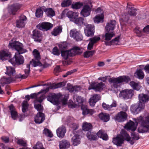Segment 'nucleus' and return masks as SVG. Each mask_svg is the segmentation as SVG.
<instances>
[{
    "instance_id": "nucleus-1",
    "label": "nucleus",
    "mask_w": 149,
    "mask_h": 149,
    "mask_svg": "<svg viewBox=\"0 0 149 149\" xmlns=\"http://www.w3.org/2000/svg\"><path fill=\"white\" fill-rule=\"evenodd\" d=\"M9 47L13 49H15L17 52L15 53L14 57L16 58V63L17 65H21L24 62V58L20 55L26 52L27 50L24 48L23 45L19 42L15 41L12 43H10Z\"/></svg>"
},
{
    "instance_id": "nucleus-2",
    "label": "nucleus",
    "mask_w": 149,
    "mask_h": 149,
    "mask_svg": "<svg viewBox=\"0 0 149 149\" xmlns=\"http://www.w3.org/2000/svg\"><path fill=\"white\" fill-rule=\"evenodd\" d=\"M148 95L146 94H141L139 95V98L140 102L138 105H134L130 108L131 111L134 114H136L139 113L142 109L144 108V105L142 103L146 102L149 100V92Z\"/></svg>"
},
{
    "instance_id": "nucleus-3",
    "label": "nucleus",
    "mask_w": 149,
    "mask_h": 149,
    "mask_svg": "<svg viewBox=\"0 0 149 149\" xmlns=\"http://www.w3.org/2000/svg\"><path fill=\"white\" fill-rule=\"evenodd\" d=\"M47 100L53 104H57L60 100H61L63 105L67 104L68 98L67 96L62 95L60 93L56 94L55 93L49 94L47 97Z\"/></svg>"
},
{
    "instance_id": "nucleus-4",
    "label": "nucleus",
    "mask_w": 149,
    "mask_h": 149,
    "mask_svg": "<svg viewBox=\"0 0 149 149\" xmlns=\"http://www.w3.org/2000/svg\"><path fill=\"white\" fill-rule=\"evenodd\" d=\"M127 13H125L123 14L120 19V23H123L124 24L127 23L129 19V15L135 16L136 15V10L132 8L128 4L127 6Z\"/></svg>"
},
{
    "instance_id": "nucleus-5",
    "label": "nucleus",
    "mask_w": 149,
    "mask_h": 149,
    "mask_svg": "<svg viewBox=\"0 0 149 149\" xmlns=\"http://www.w3.org/2000/svg\"><path fill=\"white\" fill-rule=\"evenodd\" d=\"M130 81V78L126 76H120L117 78H111L109 79V82L112 84L114 88H117L119 87L120 84L122 83H128Z\"/></svg>"
},
{
    "instance_id": "nucleus-6",
    "label": "nucleus",
    "mask_w": 149,
    "mask_h": 149,
    "mask_svg": "<svg viewBox=\"0 0 149 149\" xmlns=\"http://www.w3.org/2000/svg\"><path fill=\"white\" fill-rule=\"evenodd\" d=\"M80 48L78 47H75L70 50L61 51V56L63 58L67 60L70 56L75 55L77 53V50H80Z\"/></svg>"
},
{
    "instance_id": "nucleus-7",
    "label": "nucleus",
    "mask_w": 149,
    "mask_h": 149,
    "mask_svg": "<svg viewBox=\"0 0 149 149\" xmlns=\"http://www.w3.org/2000/svg\"><path fill=\"white\" fill-rule=\"evenodd\" d=\"M33 53L35 59H32L30 62V64L33 67H36L38 66H41L42 65V64L39 61L40 59L39 52L37 50L34 49L33 52Z\"/></svg>"
},
{
    "instance_id": "nucleus-8",
    "label": "nucleus",
    "mask_w": 149,
    "mask_h": 149,
    "mask_svg": "<svg viewBox=\"0 0 149 149\" xmlns=\"http://www.w3.org/2000/svg\"><path fill=\"white\" fill-rule=\"evenodd\" d=\"M126 132L122 130L120 134H118L115 138L113 139L112 142L114 144L118 146H120L124 143V140H125V137L123 135L125 134Z\"/></svg>"
},
{
    "instance_id": "nucleus-9",
    "label": "nucleus",
    "mask_w": 149,
    "mask_h": 149,
    "mask_svg": "<svg viewBox=\"0 0 149 149\" xmlns=\"http://www.w3.org/2000/svg\"><path fill=\"white\" fill-rule=\"evenodd\" d=\"M66 15L70 19V21H73L78 16L79 13L69 11L68 9L64 10L62 13V17H64Z\"/></svg>"
},
{
    "instance_id": "nucleus-10",
    "label": "nucleus",
    "mask_w": 149,
    "mask_h": 149,
    "mask_svg": "<svg viewBox=\"0 0 149 149\" xmlns=\"http://www.w3.org/2000/svg\"><path fill=\"white\" fill-rule=\"evenodd\" d=\"M148 121H141V126L139 128L138 131L140 133H143L144 132H149V116L147 118ZM140 121H139V123ZM136 122L138 123L137 121H136Z\"/></svg>"
},
{
    "instance_id": "nucleus-11",
    "label": "nucleus",
    "mask_w": 149,
    "mask_h": 149,
    "mask_svg": "<svg viewBox=\"0 0 149 149\" xmlns=\"http://www.w3.org/2000/svg\"><path fill=\"white\" fill-rule=\"evenodd\" d=\"M49 88H47L46 90L45 89L41 90L40 92H38V94L36 93L31 94L30 97L32 98L36 97L35 102H38L41 103L45 98L44 94H42L41 93H42L43 91L46 92L47 90H49Z\"/></svg>"
},
{
    "instance_id": "nucleus-12",
    "label": "nucleus",
    "mask_w": 149,
    "mask_h": 149,
    "mask_svg": "<svg viewBox=\"0 0 149 149\" xmlns=\"http://www.w3.org/2000/svg\"><path fill=\"white\" fill-rule=\"evenodd\" d=\"M92 6L86 4L84 5L80 13L81 16L84 17H87L90 15Z\"/></svg>"
},
{
    "instance_id": "nucleus-13",
    "label": "nucleus",
    "mask_w": 149,
    "mask_h": 149,
    "mask_svg": "<svg viewBox=\"0 0 149 149\" xmlns=\"http://www.w3.org/2000/svg\"><path fill=\"white\" fill-rule=\"evenodd\" d=\"M123 136L125 137V141L129 142L132 145L134 143L136 140H138L139 139L138 135L134 134H132L131 138L129 135L126 132Z\"/></svg>"
},
{
    "instance_id": "nucleus-14",
    "label": "nucleus",
    "mask_w": 149,
    "mask_h": 149,
    "mask_svg": "<svg viewBox=\"0 0 149 149\" xmlns=\"http://www.w3.org/2000/svg\"><path fill=\"white\" fill-rule=\"evenodd\" d=\"M134 94V91L132 89H126L122 91L119 95L120 97L124 99L130 98Z\"/></svg>"
},
{
    "instance_id": "nucleus-15",
    "label": "nucleus",
    "mask_w": 149,
    "mask_h": 149,
    "mask_svg": "<svg viewBox=\"0 0 149 149\" xmlns=\"http://www.w3.org/2000/svg\"><path fill=\"white\" fill-rule=\"evenodd\" d=\"M71 36L73 38L77 41H80L82 40L83 37L82 34L79 31L74 29L71 30L70 32Z\"/></svg>"
},
{
    "instance_id": "nucleus-16",
    "label": "nucleus",
    "mask_w": 149,
    "mask_h": 149,
    "mask_svg": "<svg viewBox=\"0 0 149 149\" xmlns=\"http://www.w3.org/2000/svg\"><path fill=\"white\" fill-rule=\"evenodd\" d=\"M84 32L86 36L88 37L93 36L95 32L94 26L91 24L87 25L84 29Z\"/></svg>"
},
{
    "instance_id": "nucleus-17",
    "label": "nucleus",
    "mask_w": 149,
    "mask_h": 149,
    "mask_svg": "<svg viewBox=\"0 0 149 149\" xmlns=\"http://www.w3.org/2000/svg\"><path fill=\"white\" fill-rule=\"evenodd\" d=\"M91 88H89V89H93L96 91H102L105 87V85L101 82L98 83H93L91 85Z\"/></svg>"
},
{
    "instance_id": "nucleus-18",
    "label": "nucleus",
    "mask_w": 149,
    "mask_h": 149,
    "mask_svg": "<svg viewBox=\"0 0 149 149\" xmlns=\"http://www.w3.org/2000/svg\"><path fill=\"white\" fill-rule=\"evenodd\" d=\"M53 26V24L50 23L44 22L39 24L37 26V28L41 30L47 31L51 29Z\"/></svg>"
},
{
    "instance_id": "nucleus-19",
    "label": "nucleus",
    "mask_w": 149,
    "mask_h": 149,
    "mask_svg": "<svg viewBox=\"0 0 149 149\" xmlns=\"http://www.w3.org/2000/svg\"><path fill=\"white\" fill-rule=\"evenodd\" d=\"M127 116V115L125 112L120 111L115 116V119L119 122H123L126 119Z\"/></svg>"
},
{
    "instance_id": "nucleus-20",
    "label": "nucleus",
    "mask_w": 149,
    "mask_h": 149,
    "mask_svg": "<svg viewBox=\"0 0 149 149\" xmlns=\"http://www.w3.org/2000/svg\"><path fill=\"white\" fill-rule=\"evenodd\" d=\"M10 52L7 50L0 51V60L2 61L7 60L11 56Z\"/></svg>"
},
{
    "instance_id": "nucleus-21",
    "label": "nucleus",
    "mask_w": 149,
    "mask_h": 149,
    "mask_svg": "<svg viewBox=\"0 0 149 149\" xmlns=\"http://www.w3.org/2000/svg\"><path fill=\"white\" fill-rule=\"evenodd\" d=\"M26 17L23 15H21L19 19L16 21V26L19 28L24 27L25 25V22L26 20Z\"/></svg>"
},
{
    "instance_id": "nucleus-22",
    "label": "nucleus",
    "mask_w": 149,
    "mask_h": 149,
    "mask_svg": "<svg viewBox=\"0 0 149 149\" xmlns=\"http://www.w3.org/2000/svg\"><path fill=\"white\" fill-rule=\"evenodd\" d=\"M30 64H27L26 65V67L24 70V74L22 75L21 74H19L17 75V77L18 78H21L22 79L26 78L29 74L30 71Z\"/></svg>"
},
{
    "instance_id": "nucleus-23",
    "label": "nucleus",
    "mask_w": 149,
    "mask_h": 149,
    "mask_svg": "<svg viewBox=\"0 0 149 149\" xmlns=\"http://www.w3.org/2000/svg\"><path fill=\"white\" fill-rule=\"evenodd\" d=\"M44 114L40 112L37 113L34 118V121L36 123L40 124L45 120Z\"/></svg>"
},
{
    "instance_id": "nucleus-24",
    "label": "nucleus",
    "mask_w": 149,
    "mask_h": 149,
    "mask_svg": "<svg viewBox=\"0 0 149 149\" xmlns=\"http://www.w3.org/2000/svg\"><path fill=\"white\" fill-rule=\"evenodd\" d=\"M101 98L100 96L98 94H94L89 99V103L91 106H94L95 104Z\"/></svg>"
},
{
    "instance_id": "nucleus-25",
    "label": "nucleus",
    "mask_w": 149,
    "mask_h": 149,
    "mask_svg": "<svg viewBox=\"0 0 149 149\" xmlns=\"http://www.w3.org/2000/svg\"><path fill=\"white\" fill-rule=\"evenodd\" d=\"M56 132L57 136L60 138H63L66 132L65 127L63 125L57 129Z\"/></svg>"
},
{
    "instance_id": "nucleus-26",
    "label": "nucleus",
    "mask_w": 149,
    "mask_h": 149,
    "mask_svg": "<svg viewBox=\"0 0 149 149\" xmlns=\"http://www.w3.org/2000/svg\"><path fill=\"white\" fill-rule=\"evenodd\" d=\"M21 7V6L19 4H13L9 7V12L10 14L14 15L16 12L19 10Z\"/></svg>"
},
{
    "instance_id": "nucleus-27",
    "label": "nucleus",
    "mask_w": 149,
    "mask_h": 149,
    "mask_svg": "<svg viewBox=\"0 0 149 149\" xmlns=\"http://www.w3.org/2000/svg\"><path fill=\"white\" fill-rule=\"evenodd\" d=\"M116 22L115 20H113L110 21L108 22L106 26V29L107 31H113L114 30Z\"/></svg>"
},
{
    "instance_id": "nucleus-28",
    "label": "nucleus",
    "mask_w": 149,
    "mask_h": 149,
    "mask_svg": "<svg viewBox=\"0 0 149 149\" xmlns=\"http://www.w3.org/2000/svg\"><path fill=\"white\" fill-rule=\"evenodd\" d=\"M33 38L35 41L40 42L42 40V34L40 31L35 30L33 31Z\"/></svg>"
},
{
    "instance_id": "nucleus-29",
    "label": "nucleus",
    "mask_w": 149,
    "mask_h": 149,
    "mask_svg": "<svg viewBox=\"0 0 149 149\" xmlns=\"http://www.w3.org/2000/svg\"><path fill=\"white\" fill-rule=\"evenodd\" d=\"M81 107L82 110V114L84 115L88 114L92 115L95 112V111L93 110L88 109L86 106L83 105L81 106Z\"/></svg>"
},
{
    "instance_id": "nucleus-30",
    "label": "nucleus",
    "mask_w": 149,
    "mask_h": 149,
    "mask_svg": "<svg viewBox=\"0 0 149 149\" xmlns=\"http://www.w3.org/2000/svg\"><path fill=\"white\" fill-rule=\"evenodd\" d=\"M8 108L10 111L12 118L14 120H15L17 118V114L14 106L11 104L8 106Z\"/></svg>"
},
{
    "instance_id": "nucleus-31",
    "label": "nucleus",
    "mask_w": 149,
    "mask_h": 149,
    "mask_svg": "<svg viewBox=\"0 0 149 149\" xmlns=\"http://www.w3.org/2000/svg\"><path fill=\"white\" fill-rule=\"evenodd\" d=\"M136 128V125L132 121H130L125 126V128L127 130H131L132 131H134Z\"/></svg>"
},
{
    "instance_id": "nucleus-32",
    "label": "nucleus",
    "mask_w": 149,
    "mask_h": 149,
    "mask_svg": "<svg viewBox=\"0 0 149 149\" xmlns=\"http://www.w3.org/2000/svg\"><path fill=\"white\" fill-rule=\"evenodd\" d=\"M69 142L67 140H64L59 142V147L60 149H65L70 146Z\"/></svg>"
},
{
    "instance_id": "nucleus-33",
    "label": "nucleus",
    "mask_w": 149,
    "mask_h": 149,
    "mask_svg": "<svg viewBox=\"0 0 149 149\" xmlns=\"http://www.w3.org/2000/svg\"><path fill=\"white\" fill-rule=\"evenodd\" d=\"M71 142L72 145L74 146L79 144L80 143V136L77 135L73 136L72 138Z\"/></svg>"
},
{
    "instance_id": "nucleus-34",
    "label": "nucleus",
    "mask_w": 149,
    "mask_h": 149,
    "mask_svg": "<svg viewBox=\"0 0 149 149\" xmlns=\"http://www.w3.org/2000/svg\"><path fill=\"white\" fill-rule=\"evenodd\" d=\"M98 137L102 138L103 140H107L108 139V136L105 132L102 130H100L97 134Z\"/></svg>"
},
{
    "instance_id": "nucleus-35",
    "label": "nucleus",
    "mask_w": 149,
    "mask_h": 149,
    "mask_svg": "<svg viewBox=\"0 0 149 149\" xmlns=\"http://www.w3.org/2000/svg\"><path fill=\"white\" fill-rule=\"evenodd\" d=\"M67 89L70 92L78 91L80 90V87L79 86H73L70 84H68L67 87Z\"/></svg>"
},
{
    "instance_id": "nucleus-36",
    "label": "nucleus",
    "mask_w": 149,
    "mask_h": 149,
    "mask_svg": "<svg viewBox=\"0 0 149 149\" xmlns=\"http://www.w3.org/2000/svg\"><path fill=\"white\" fill-rule=\"evenodd\" d=\"M87 138L91 141L96 140L97 139V136L93 132L88 131L86 134Z\"/></svg>"
},
{
    "instance_id": "nucleus-37",
    "label": "nucleus",
    "mask_w": 149,
    "mask_h": 149,
    "mask_svg": "<svg viewBox=\"0 0 149 149\" xmlns=\"http://www.w3.org/2000/svg\"><path fill=\"white\" fill-rule=\"evenodd\" d=\"M104 35L102 36L103 38L107 41L109 40L115 35L113 31H107Z\"/></svg>"
},
{
    "instance_id": "nucleus-38",
    "label": "nucleus",
    "mask_w": 149,
    "mask_h": 149,
    "mask_svg": "<svg viewBox=\"0 0 149 149\" xmlns=\"http://www.w3.org/2000/svg\"><path fill=\"white\" fill-rule=\"evenodd\" d=\"M66 83L64 82H60L57 84L53 83L51 84L49 88L51 89H54L60 88L65 86Z\"/></svg>"
},
{
    "instance_id": "nucleus-39",
    "label": "nucleus",
    "mask_w": 149,
    "mask_h": 149,
    "mask_svg": "<svg viewBox=\"0 0 149 149\" xmlns=\"http://www.w3.org/2000/svg\"><path fill=\"white\" fill-rule=\"evenodd\" d=\"M117 104L116 101H113L112 104L109 105L106 104L105 103H103L102 104V106L105 109L110 110L113 107H115L116 106Z\"/></svg>"
},
{
    "instance_id": "nucleus-40",
    "label": "nucleus",
    "mask_w": 149,
    "mask_h": 149,
    "mask_svg": "<svg viewBox=\"0 0 149 149\" xmlns=\"http://www.w3.org/2000/svg\"><path fill=\"white\" fill-rule=\"evenodd\" d=\"M99 117L104 122H107L109 119V115L106 113H101L99 115Z\"/></svg>"
},
{
    "instance_id": "nucleus-41",
    "label": "nucleus",
    "mask_w": 149,
    "mask_h": 149,
    "mask_svg": "<svg viewBox=\"0 0 149 149\" xmlns=\"http://www.w3.org/2000/svg\"><path fill=\"white\" fill-rule=\"evenodd\" d=\"M6 71L5 73L9 76L13 75L15 73V69L11 67L6 66Z\"/></svg>"
},
{
    "instance_id": "nucleus-42",
    "label": "nucleus",
    "mask_w": 149,
    "mask_h": 149,
    "mask_svg": "<svg viewBox=\"0 0 149 149\" xmlns=\"http://www.w3.org/2000/svg\"><path fill=\"white\" fill-rule=\"evenodd\" d=\"M62 28L61 26H57L53 29L52 32V35L56 36L58 35L62 31Z\"/></svg>"
},
{
    "instance_id": "nucleus-43",
    "label": "nucleus",
    "mask_w": 149,
    "mask_h": 149,
    "mask_svg": "<svg viewBox=\"0 0 149 149\" xmlns=\"http://www.w3.org/2000/svg\"><path fill=\"white\" fill-rule=\"evenodd\" d=\"M119 36H118L109 42H105L107 45H116L118 44L119 41Z\"/></svg>"
},
{
    "instance_id": "nucleus-44",
    "label": "nucleus",
    "mask_w": 149,
    "mask_h": 149,
    "mask_svg": "<svg viewBox=\"0 0 149 149\" xmlns=\"http://www.w3.org/2000/svg\"><path fill=\"white\" fill-rule=\"evenodd\" d=\"M104 18V15L102 13L100 15H97L94 18V21L95 23H98L102 22Z\"/></svg>"
},
{
    "instance_id": "nucleus-45",
    "label": "nucleus",
    "mask_w": 149,
    "mask_h": 149,
    "mask_svg": "<svg viewBox=\"0 0 149 149\" xmlns=\"http://www.w3.org/2000/svg\"><path fill=\"white\" fill-rule=\"evenodd\" d=\"M13 80L11 77L8 78L3 77L1 79V83L3 86L4 84L9 83L12 82Z\"/></svg>"
},
{
    "instance_id": "nucleus-46",
    "label": "nucleus",
    "mask_w": 149,
    "mask_h": 149,
    "mask_svg": "<svg viewBox=\"0 0 149 149\" xmlns=\"http://www.w3.org/2000/svg\"><path fill=\"white\" fill-rule=\"evenodd\" d=\"M92 126L91 124L87 122L84 123L82 125V129L84 131H88L92 129Z\"/></svg>"
},
{
    "instance_id": "nucleus-47",
    "label": "nucleus",
    "mask_w": 149,
    "mask_h": 149,
    "mask_svg": "<svg viewBox=\"0 0 149 149\" xmlns=\"http://www.w3.org/2000/svg\"><path fill=\"white\" fill-rule=\"evenodd\" d=\"M45 12L46 15L49 17H52L55 15L54 11L51 8L46 9Z\"/></svg>"
},
{
    "instance_id": "nucleus-48",
    "label": "nucleus",
    "mask_w": 149,
    "mask_h": 149,
    "mask_svg": "<svg viewBox=\"0 0 149 149\" xmlns=\"http://www.w3.org/2000/svg\"><path fill=\"white\" fill-rule=\"evenodd\" d=\"M130 86L134 90L139 91L140 89V83L132 81L130 83Z\"/></svg>"
},
{
    "instance_id": "nucleus-49",
    "label": "nucleus",
    "mask_w": 149,
    "mask_h": 149,
    "mask_svg": "<svg viewBox=\"0 0 149 149\" xmlns=\"http://www.w3.org/2000/svg\"><path fill=\"white\" fill-rule=\"evenodd\" d=\"M83 6V3L80 2H76L73 3L71 5V8L75 9H79Z\"/></svg>"
},
{
    "instance_id": "nucleus-50",
    "label": "nucleus",
    "mask_w": 149,
    "mask_h": 149,
    "mask_svg": "<svg viewBox=\"0 0 149 149\" xmlns=\"http://www.w3.org/2000/svg\"><path fill=\"white\" fill-rule=\"evenodd\" d=\"M73 99L75 102H77L78 104H81L83 102V98L81 96H79L77 95H74L73 96Z\"/></svg>"
},
{
    "instance_id": "nucleus-51",
    "label": "nucleus",
    "mask_w": 149,
    "mask_h": 149,
    "mask_svg": "<svg viewBox=\"0 0 149 149\" xmlns=\"http://www.w3.org/2000/svg\"><path fill=\"white\" fill-rule=\"evenodd\" d=\"M135 75L139 79H142L144 78V74L141 70H139L136 72Z\"/></svg>"
},
{
    "instance_id": "nucleus-52",
    "label": "nucleus",
    "mask_w": 149,
    "mask_h": 149,
    "mask_svg": "<svg viewBox=\"0 0 149 149\" xmlns=\"http://www.w3.org/2000/svg\"><path fill=\"white\" fill-rule=\"evenodd\" d=\"M28 102L26 101H23L22 104V109L23 112L24 113L28 110Z\"/></svg>"
},
{
    "instance_id": "nucleus-53",
    "label": "nucleus",
    "mask_w": 149,
    "mask_h": 149,
    "mask_svg": "<svg viewBox=\"0 0 149 149\" xmlns=\"http://www.w3.org/2000/svg\"><path fill=\"white\" fill-rule=\"evenodd\" d=\"M84 19L82 17L76 18L74 21V22L79 25H81L83 24Z\"/></svg>"
},
{
    "instance_id": "nucleus-54",
    "label": "nucleus",
    "mask_w": 149,
    "mask_h": 149,
    "mask_svg": "<svg viewBox=\"0 0 149 149\" xmlns=\"http://www.w3.org/2000/svg\"><path fill=\"white\" fill-rule=\"evenodd\" d=\"M71 3V2L70 0H64L61 3V6L62 7L69 6Z\"/></svg>"
},
{
    "instance_id": "nucleus-55",
    "label": "nucleus",
    "mask_w": 149,
    "mask_h": 149,
    "mask_svg": "<svg viewBox=\"0 0 149 149\" xmlns=\"http://www.w3.org/2000/svg\"><path fill=\"white\" fill-rule=\"evenodd\" d=\"M43 133L44 134L47 136L52 137L53 136V135L51 132L47 129H45L43 131Z\"/></svg>"
},
{
    "instance_id": "nucleus-56",
    "label": "nucleus",
    "mask_w": 149,
    "mask_h": 149,
    "mask_svg": "<svg viewBox=\"0 0 149 149\" xmlns=\"http://www.w3.org/2000/svg\"><path fill=\"white\" fill-rule=\"evenodd\" d=\"M43 13V11L41 8H38L35 13L36 16L37 17H39L42 15Z\"/></svg>"
},
{
    "instance_id": "nucleus-57",
    "label": "nucleus",
    "mask_w": 149,
    "mask_h": 149,
    "mask_svg": "<svg viewBox=\"0 0 149 149\" xmlns=\"http://www.w3.org/2000/svg\"><path fill=\"white\" fill-rule=\"evenodd\" d=\"M95 51H86L84 52V55L85 57L88 58L91 56L93 54Z\"/></svg>"
},
{
    "instance_id": "nucleus-58",
    "label": "nucleus",
    "mask_w": 149,
    "mask_h": 149,
    "mask_svg": "<svg viewBox=\"0 0 149 149\" xmlns=\"http://www.w3.org/2000/svg\"><path fill=\"white\" fill-rule=\"evenodd\" d=\"M35 108L37 110L39 111H41L43 109V107L40 104H37L35 103L34 104Z\"/></svg>"
},
{
    "instance_id": "nucleus-59",
    "label": "nucleus",
    "mask_w": 149,
    "mask_h": 149,
    "mask_svg": "<svg viewBox=\"0 0 149 149\" xmlns=\"http://www.w3.org/2000/svg\"><path fill=\"white\" fill-rule=\"evenodd\" d=\"M100 40V38L99 36H95L90 39V41L93 44L97 42Z\"/></svg>"
},
{
    "instance_id": "nucleus-60",
    "label": "nucleus",
    "mask_w": 149,
    "mask_h": 149,
    "mask_svg": "<svg viewBox=\"0 0 149 149\" xmlns=\"http://www.w3.org/2000/svg\"><path fill=\"white\" fill-rule=\"evenodd\" d=\"M52 53L54 55L59 56L60 54V53L57 47H56L53 49Z\"/></svg>"
},
{
    "instance_id": "nucleus-61",
    "label": "nucleus",
    "mask_w": 149,
    "mask_h": 149,
    "mask_svg": "<svg viewBox=\"0 0 149 149\" xmlns=\"http://www.w3.org/2000/svg\"><path fill=\"white\" fill-rule=\"evenodd\" d=\"M135 32L138 36L140 37L142 35V32L143 31V30L142 31L139 28L137 27L135 30Z\"/></svg>"
},
{
    "instance_id": "nucleus-62",
    "label": "nucleus",
    "mask_w": 149,
    "mask_h": 149,
    "mask_svg": "<svg viewBox=\"0 0 149 149\" xmlns=\"http://www.w3.org/2000/svg\"><path fill=\"white\" fill-rule=\"evenodd\" d=\"M17 143L23 146H26V142L22 139H18L17 141Z\"/></svg>"
},
{
    "instance_id": "nucleus-63",
    "label": "nucleus",
    "mask_w": 149,
    "mask_h": 149,
    "mask_svg": "<svg viewBox=\"0 0 149 149\" xmlns=\"http://www.w3.org/2000/svg\"><path fill=\"white\" fill-rule=\"evenodd\" d=\"M42 144L40 142H37L36 145L35 147H33L34 149H44L42 148Z\"/></svg>"
},
{
    "instance_id": "nucleus-64",
    "label": "nucleus",
    "mask_w": 149,
    "mask_h": 149,
    "mask_svg": "<svg viewBox=\"0 0 149 149\" xmlns=\"http://www.w3.org/2000/svg\"><path fill=\"white\" fill-rule=\"evenodd\" d=\"M59 48L62 49H65L67 47V44L66 42H63L59 45Z\"/></svg>"
}]
</instances>
